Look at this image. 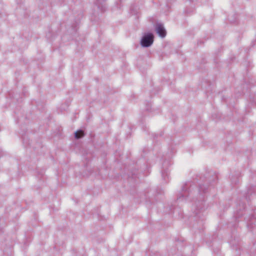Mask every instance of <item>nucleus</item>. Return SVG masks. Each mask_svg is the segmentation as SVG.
<instances>
[{
  "label": "nucleus",
  "instance_id": "f257e3e1",
  "mask_svg": "<svg viewBox=\"0 0 256 256\" xmlns=\"http://www.w3.org/2000/svg\"><path fill=\"white\" fill-rule=\"evenodd\" d=\"M154 36L152 34H149L144 36L141 41V44L143 46L148 47L150 46L153 42Z\"/></svg>",
  "mask_w": 256,
  "mask_h": 256
},
{
  "label": "nucleus",
  "instance_id": "f03ea898",
  "mask_svg": "<svg viewBox=\"0 0 256 256\" xmlns=\"http://www.w3.org/2000/svg\"><path fill=\"white\" fill-rule=\"evenodd\" d=\"M156 31L158 34L162 38H164L166 35V32L164 26L160 24L157 25Z\"/></svg>",
  "mask_w": 256,
  "mask_h": 256
},
{
  "label": "nucleus",
  "instance_id": "7ed1b4c3",
  "mask_svg": "<svg viewBox=\"0 0 256 256\" xmlns=\"http://www.w3.org/2000/svg\"><path fill=\"white\" fill-rule=\"evenodd\" d=\"M84 134L82 130H78L75 132V137L76 138H79L82 137Z\"/></svg>",
  "mask_w": 256,
  "mask_h": 256
}]
</instances>
